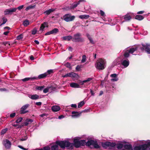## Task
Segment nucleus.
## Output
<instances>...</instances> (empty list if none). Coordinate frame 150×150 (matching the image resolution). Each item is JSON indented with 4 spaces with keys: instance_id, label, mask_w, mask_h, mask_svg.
Returning <instances> with one entry per match:
<instances>
[{
    "instance_id": "63",
    "label": "nucleus",
    "mask_w": 150,
    "mask_h": 150,
    "mask_svg": "<svg viewBox=\"0 0 150 150\" xmlns=\"http://www.w3.org/2000/svg\"><path fill=\"white\" fill-rule=\"evenodd\" d=\"M7 90L5 88H0V91H6Z\"/></svg>"
},
{
    "instance_id": "28",
    "label": "nucleus",
    "mask_w": 150,
    "mask_h": 150,
    "mask_svg": "<svg viewBox=\"0 0 150 150\" xmlns=\"http://www.w3.org/2000/svg\"><path fill=\"white\" fill-rule=\"evenodd\" d=\"M33 121V120L30 119H27L24 122V125L25 126H27L30 123H31Z\"/></svg>"
},
{
    "instance_id": "41",
    "label": "nucleus",
    "mask_w": 150,
    "mask_h": 150,
    "mask_svg": "<svg viewBox=\"0 0 150 150\" xmlns=\"http://www.w3.org/2000/svg\"><path fill=\"white\" fill-rule=\"evenodd\" d=\"M85 104L84 101H82L78 103V108H80L81 107Z\"/></svg>"
},
{
    "instance_id": "20",
    "label": "nucleus",
    "mask_w": 150,
    "mask_h": 150,
    "mask_svg": "<svg viewBox=\"0 0 150 150\" xmlns=\"http://www.w3.org/2000/svg\"><path fill=\"white\" fill-rule=\"evenodd\" d=\"M55 10V9L52 8H50L49 9L45 11L44 13L47 15H49L51 13L53 12Z\"/></svg>"
},
{
    "instance_id": "56",
    "label": "nucleus",
    "mask_w": 150,
    "mask_h": 150,
    "mask_svg": "<svg viewBox=\"0 0 150 150\" xmlns=\"http://www.w3.org/2000/svg\"><path fill=\"white\" fill-rule=\"evenodd\" d=\"M100 13L101 16H103L105 15V13L103 11L100 10Z\"/></svg>"
},
{
    "instance_id": "14",
    "label": "nucleus",
    "mask_w": 150,
    "mask_h": 150,
    "mask_svg": "<svg viewBox=\"0 0 150 150\" xmlns=\"http://www.w3.org/2000/svg\"><path fill=\"white\" fill-rule=\"evenodd\" d=\"M3 144L6 149H9L11 146V143L8 139H6L4 141Z\"/></svg>"
},
{
    "instance_id": "50",
    "label": "nucleus",
    "mask_w": 150,
    "mask_h": 150,
    "mask_svg": "<svg viewBox=\"0 0 150 150\" xmlns=\"http://www.w3.org/2000/svg\"><path fill=\"white\" fill-rule=\"evenodd\" d=\"M48 92H49L48 86H47L46 88H44L43 90V92L44 93H46Z\"/></svg>"
},
{
    "instance_id": "18",
    "label": "nucleus",
    "mask_w": 150,
    "mask_h": 150,
    "mask_svg": "<svg viewBox=\"0 0 150 150\" xmlns=\"http://www.w3.org/2000/svg\"><path fill=\"white\" fill-rule=\"evenodd\" d=\"M71 114H72L71 117L73 118H77L80 116L81 113H79L77 111H72L71 112Z\"/></svg>"
},
{
    "instance_id": "40",
    "label": "nucleus",
    "mask_w": 150,
    "mask_h": 150,
    "mask_svg": "<svg viewBox=\"0 0 150 150\" xmlns=\"http://www.w3.org/2000/svg\"><path fill=\"white\" fill-rule=\"evenodd\" d=\"M35 5H34L33 6L32 5H30L29 6H28L25 9V10L26 11H27L29 10H30V9H32V8H33L35 7Z\"/></svg>"
},
{
    "instance_id": "58",
    "label": "nucleus",
    "mask_w": 150,
    "mask_h": 150,
    "mask_svg": "<svg viewBox=\"0 0 150 150\" xmlns=\"http://www.w3.org/2000/svg\"><path fill=\"white\" fill-rule=\"evenodd\" d=\"M35 104L38 106L41 105L42 104V103L41 102H37L35 103Z\"/></svg>"
},
{
    "instance_id": "16",
    "label": "nucleus",
    "mask_w": 150,
    "mask_h": 150,
    "mask_svg": "<svg viewBox=\"0 0 150 150\" xmlns=\"http://www.w3.org/2000/svg\"><path fill=\"white\" fill-rule=\"evenodd\" d=\"M110 76L112 78L111 81L112 82L117 81L119 79L117 76V75L116 74H111Z\"/></svg>"
},
{
    "instance_id": "17",
    "label": "nucleus",
    "mask_w": 150,
    "mask_h": 150,
    "mask_svg": "<svg viewBox=\"0 0 150 150\" xmlns=\"http://www.w3.org/2000/svg\"><path fill=\"white\" fill-rule=\"evenodd\" d=\"M28 96L30 98L33 100H37L41 98L38 95L36 94L33 95H29Z\"/></svg>"
},
{
    "instance_id": "61",
    "label": "nucleus",
    "mask_w": 150,
    "mask_h": 150,
    "mask_svg": "<svg viewBox=\"0 0 150 150\" xmlns=\"http://www.w3.org/2000/svg\"><path fill=\"white\" fill-rule=\"evenodd\" d=\"M3 44L4 45H10V44L9 42H4Z\"/></svg>"
},
{
    "instance_id": "47",
    "label": "nucleus",
    "mask_w": 150,
    "mask_h": 150,
    "mask_svg": "<svg viewBox=\"0 0 150 150\" xmlns=\"http://www.w3.org/2000/svg\"><path fill=\"white\" fill-rule=\"evenodd\" d=\"M40 149L41 150H50V148L48 146H46L44 147L43 148Z\"/></svg>"
},
{
    "instance_id": "46",
    "label": "nucleus",
    "mask_w": 150,
    "mask_h": 150,
    "mask_svg": "<svg viewBox=\"0 0 150 150\" xmlns=\"http://www.w3.org/2000/svg\"><path fill=\"white\" fill-rule=\"evenodd\" d=\"M86 61V56L85 55H83L82 56V58L81 60V62L83 63L85 62Z\"/></svg>"
},
{
    "instance_id": "19",
    "label": "nucleus",
    "mask_w": 150,
    "mask_h": 150,
    "mask_svg": "<svg viewBox=\"0 0 150 150\" xmlns=\"http://www.w3.org/2000/svg\"><path fill=\"white\" fill-rule=\"evenodd\" d=\"M52 111L54 112H56L59 111L60 109V107L58 105H54L51 108Z\"/></svg>"
},
{
    "instance_id": "48",
    "label": "nucleus",
    "mask_w": 150,
    "mask_h": 150,
    "mask_svg": "<svg viewBox=\"0 0 150 150\" xmlns=\"http://www.w3.org/2000/svg\"><path fill=\"white\" fill-rule=\"evenodd\" d=\"M65 65L67 67L69 68L70 69H72V67L71 66V64L69 62H67L65 64Z\"/></svg>"
},
{
    "instance_id": "62",
    "label": "nucleus",
    "mask_w": 150,
    "mask_h": 150,
    "mask_svg": "<svg viewBox=\"0 0 150 150\" xmlns=\"http://www.w3.org/2000/svg\"><path fill=\"white\" fill-rule=\"evenodd\" d=\"M90 92L92 96H94V93L92 89H90Z\"/></svg>"
},
{
    "instance_id": "10",
    "label": "nucleus",
    "mask_w": 150,
    "mask_h": 150,
    "mask_svg": "<svg viewBox=\"0 0 150 150\" xmlns=\"http://www.w3.org/2000/svg\"><path fill=\"white\" fill-rule=\"evenodd\" d=\"M121 62L122 65L123 66L124 68L127 67L129 64V60L125 58H123L121 60Z\"/></svg>"
},
{
    "instance_id": "3",
    "label": "nucleus",
    "mask_w": 150,
    "mask_h": 150,
    "mask_svg": "<svg viewBox=\"0 0 150 150\" xmlns=\"http://www.w3.org/2000/svg\"><path fill=\"white\" fill-rule=\"evenodd\" d=\"M102 146L103 148L105 149H107L108 146L113 147L115 146L118 149H121L123 147H124V145L122 143H119L116 144L115 143L111 142H106L102 143Z\"/></svg>"
},
{
    "instance_id": "27",
    "label": "nucleus",
    "mask_w": 150,
    "mask_h": 150,
    "mask_svg": "<svg viewBox=\"0 0 150 150\" xmlns=\"http://www.w3.org/2000/svg\"><path fill=\"white\" fill-rule=\"evenodd\" d=\"M37 78L35 77H27L25 78L24 79H23L22 80L23 81H28L29 80H30L31 81H33L35 80V79H36Z\"/></svg>"
},
{
    "instance_id": "64",
    "label": "nucleus",
    "mask_w": 150,
    "mask_h": 150,
    "mask_svg": "<svg viewBox=\"0 0 150 150\" xmlns=\"http://www.w3.org/2000/svg\"><path fill=\"white\" fill-rule=\"evenodd\" d=\"M64 116L62 115L59 116L58 117V119H62L64 117Z\"/></svg>"
},
{
    "instance_id": "60",
    "label": "nucleus",
    "mask_w": 150,
    "mask_h": 150,
    "mask_svg": "<svg viewBox=\"0 0 150 150\" xmlns=\"http://www.w3.org/2000/svg\"><path fill=\"white\" fill-rule=\"evenodd\" d=\"M50 34H52L51 31L47 32L46 33H45V35H47Z\"/></svg>"
},
{
    "instance_id": "36",
    "label": "nucleus",
    "mask_w": 150,
    "mask_h": 150,
    "mask_svg": "<svg viewBox=\"0 0 150 150\" xmlns=\"http://www.w3.org/2000/svg\"><path fill=\"white\" fill-rule=\"evenodd\" d=\"M93 146L96 149H98L100 148V146L98 144L96 141L94 140V142Z\"/></svg>"
},
{
    "instance_id": "4",
    "label": "nucleus",
    "mask_w": 150,
    "mask_h": 150,
    "mask_svg": "<svg viewBox=\"0 0 150 150\" xmlns=\"http://www.w3.org/2000/svg\"><path fill=\"white\" fill-rule=\"evenodd\" d=\"M106 62L105 59H99L95 64V66L97 69L99 70H103L106 67Z\"/></svg>"
},
{
    "instance_id": "38",
    "label": "nucleus",
    "mask_w": 150,
    "mask_h": 150,
    "mask_svg": "<svg viewBox=\"0 0 150 150\" xmlns=\"http://www.w3.org/2000/svg\"><path fill=\"white\" fill-rule=\"evenodd\" d=\"M51 31L52 34H55L59 32V30L57 28H54Z\"/></svg>"
},
{
    "instance_id": "15",
    "label": "nucleus",
    "mask_w": 150,
    "mask_h": 150,
    "mask_svg": "<svg viewBox=\"0 0 150 150\" xmlns=\"http://www.w3.org/2000/svg\"><path fill=\"white\" fill-rule=\"evenodd\" d=\"M48 27V23L46 22H44L41 25L39 31L40 32V33H42L43 31L44 30L45 28Z\"/></svg>"
},
{
    "instance_id": "9",
    "label": "nucleus",
    "mask_w": 150,
    "mask_h": 150,
    "mask_svg": "<svg viewBox=\"0 0 150 150\" xmlns=\"http://www.w3.org/2000/svg\"><path fill=\"white\" fill-rule=\"evenodd\" d=\"M86 1L85 0H79L78 1H75L70 6V7H68L67 10H70L72 9H74L76 8L81 2H85Z\"/></svg>"
},
{
    "instance_id": "43",
    "label": "nucleus",
    "mask_w": 150,
    "mask_h": 150,
    "mask_svg": "<svg viewBox=\"0 0 150 150\" xmlns=\"http://www.w3.org/2000/svg\"><path fill=\"white\" fill-rule=\"evenodd\" d=\"M2 20L3 21V23L0 25V26H1L5 24L7 21V19L4 17H3Z\"/></svg>"
},
{
    "instance_id": "52",
    "label": "nucleus",
    "mask_w": 150,
    "mask_h": 150,
    "mask_svg": "<svg viewBox=\"0 0 150 150\" xmlns=\"http://www.w3.org/2000/svg\"><path fill=\"white\" fill-rule=\"evenodd\" d=\"M23 118L22 117H20L18 118V119H17L16 121V123H18L20 122H21Z\"/></svg>"
},
{
    "instance_id": "21",
    "label": "nucleus",
    "mask_w": 150,
    "mask_h": 150,
    "mask_svg": "<svg viewBox=\"0 0 150 150\" xmlns=\"http://www.w3.org/2000/svg\"><path fill=\"white\" fill-rule=\"evenodd\" d=\"M124 148L127 150H132V147L131 144H125L124 145Z\"/></svg>"
},
{
    "instance_id": "55",
    "label": "nucleus",
    "mask_w": 150,
    "mask_h": 150,
    "mask_svg": "<svg viewBox=\"0 0 150 150\" xmlns=\"http://www.w3.org/2000/svg\"><path fill=\"white\" fill-rule=\"evenodd\" d=\"M28 139V137L26 136L24 138H22L20 139V140L21 141H24Z\"/></svg>"
},
{
    "instance_id": "22",
    "label": "nucleus",
    "mask_w": 150,
    "mask_h": 150,
    "mask_svg": "<svg viewBox=\"0 0 150 150\" xmlns=\"http://www.w3.org/2000/svg\"><path fill=\"white\" fill-rule=\"evenodd\" d=\"M70 86L73 88H80V86L78 83L73 82L70 84Z\"/></svg>"
},
{
    "instance_id": "42",
    "label": "nucleus",
    "mask_w": 150,
    "mask_h": 150,
    "mask_svg": "<svg viewBox=\"0 0 150 150\" xmlns=\"http://www.w3.org/2000/svg\"><path fill=\"white\" fill-rule=\"evenodd\" d=\"M8 129L6 128L5 129H3L1 132V135H4L7 131Z\"/></svg>"
},
{
    "instance_id": "54",
    "label": "nucleus",
    "mask_w": 150,
    "mask_h": 150,
    "mask_svg": "<svg viewBox=\"0 0 150 150\" xmlns=\"http://www.w3.org/2000/svg\"><path fill=\"white\" fill-rule=\"evenodd\" d=\"M16 113L15 112H13L10 115V117L13 118L16 115Z\"/></svg>"
},
{
    "instance_id": "6",
    "label": "nucleus",
    "mask_w": 150,
    "mask_h": 150,
    "mask_svg": "<svg viewBox=\"0 0 150 150\" xmlns=\"http://www.w3.org/2000/svg\"><path fill=\"white\" fill-rule=\"evenodd\" d=\"M81 35L78 33L74 34L72 37V41L75 42H82L84 41L83 38L81 37Z\"/></svg>"
},
{
    "instance_id": "25",
    "label": "nucleus",
    "mask_w": 150,
    "mask_h": 150,
    "mask_svg": "<svg viewBox=\"0 0 150 150\" xmlns=\"http://www.w3.org/2000/svg\"><path fill=\"white\" fill-rule=\"evenodd\" d=\"M49 92L50 93L56 91V87L52 86H48Z\"/></svg>"
},
{
    "instance_id": "1",
    "label": "nucleus",
    "mask_w": 150,
    "mask_h": 150,
    "mask_svg": "<svg viewBox=\"0 0 150 150\" xmlns=\"http://www.w3.org/2000/svg\"><path fill=\"white\" fill-rule=\"evenodd\" d=\"M82 138V137H76L74 138L73 143H70L69 141V139H67L66 140L57 141L56 143L62 148L63 149L66 147L68 149L71 150L74 146L76 148L79 147V140Z\"/></svg>"
},
{
    "instance_id": "53",
    "label": "nucleus",
    "mask_w": 150,
    "mask_h": 150,
    "mask_svg": "<svg viewBox=\"0 0 150 150\" xmlns=\"http://www.w3.org/2000/svg\"><path fill=\"white\" fill-rule=\"evenodd\" d=\"M37 32V29L35 28L32 30V35H34Z\"/></svg>"
},
{
    "instance_id": "31",
    "label": "nucleus",
    "mask_w": 150,
    "mask_h": 150,
    "mask_svg": "<svg viewBox=\"0 0 150 150\" xmlns=\"http://www.w3.org/2000/svg\"><path fill=\"white\" fill-rule=\"evenodd\" d=\"M131 18V16L128 14L126 15L124 17V19L126 21H129L130 20Z\"/></svg>"
},
{
    "instance_id": "59",
    "label": "nucleus",
    "mask_w": 150,
    "mask_h": 150,
    "mask_svg": "<svg viewBox=\"0 0 150 150\" xmlns=\"http://www.w3.org/2000/svg\"><path fill=\"white\" fill-rule=\"evenodd\" d=\"M71 106L72 108H76L77 105L76 104H72L71 105Z\"/></svg>"
},
{
    "instance_id": "23",
    "label": "nucleus",
    "mask_w": 150,
    "mask_h": 150,
    "mask_svg": "<svg viewBox=\"0 0 150 150\" xmlns=\"http://www.w3.org/2000/svg\"><path fill=\"white\" fill-rule=\"evenodd\" d=\"M121 60L120 58H118L115 60L113 62V64L114 66L120 64Z\"/></svg>"
},
{
    "instance_id": "49",
    "label": "nucleus",
    "mask_w": 150,
    "mask_h": 150,
    "mask_svg": "<svg viewBox=\"0 0 150 150\" xmlns=\"http://www.w3.org/2000/svg\"><path fill=\"white\" fill-rule=\"evenodd\" d=\"M24 5H22L20 6L17 8H14L16 9V11L17 9H18L19 10H21L23 7Z\"/></svg>"
},
{
    "instance_id": "7",
    "label": "nucleus",
    "mask_w": 150,
    "mask_h": 150,
    "mask_svg": "<svg viewBox=\"0 0 150 150\" xmlns=\"http://www.w3.org/2000/svg\"><path fill=\"white\" fill-rule=\"evenodd\" d=\"M53 72V70L52 69L48 70L45 73L39 75L38 77L34 76V77L37 78L36 79H35V80L43 79L45 78L46 76L49 77L50 76V75Z\"/></svg>"
},
{
    "instance_id": "35",
    "label": "nucleus",
    "mask_w": 150,
    "mask_h": 150,
    "mask_svg": "<svg viewBox=\"0 0 150 150\" xmlns=\"http://www.w3.org/2000/svg\"><path fill=\"white\" fill-rule=\"evenodd\" d=\"M92 79V78H88V79H87L83 80L82 82H81V84L82 85H83L84 84V83L87 82L88 81H91Z\"/></svg>"
},
{
    "instance_id": "24",
    "label": "nucleus",
    "mask_w": 150,
    "mask_h": 150,
    "mask_svg": "<svg viewBox=\"0 0 150 150\" xmlns=\"http://www.w3.org/2000/svg\"><path fill=\"white\" fill-rule=\"evenodd\" d=\"M86 36H87V37L88 38V39L89 40L90 42L92 44H94L95 42L94 41L93 39L91 37V36L88 33H87V34H86Z\"/></svg>"
},
{
    "instance_id": "8",
    "label": "nucleus",
    "mask_w": 150,
    "mask_h": 150,
    "mask_svg": "<svg viewBox=\"0 0 150 150\" xmlns=\"http://www.w3.org/2000/svg\"><path fill=\"white\" fill-rule=\"evenodd\" d=\"M75 18L74 16H72L70 13L65 14L63 16V20L67 22L72 21L74 20Z\"/></svg>"
},
{
    "instance_id": "39",
    "label": "nucleus",
    "mask_w": 150,
    "mask_h": 150,
    "mask_svg": "<svg viewBox=\"0 0 150 150\" xmlns=\"http://www.w3.org/2000/svg\"><path fill=\"white\" fill-rule=\"evenodd\" d=\"M44 87V86H37L35 87V89L36 90L41 91L43 89Z\"/></svg>"
},
{
    "instance_id": "11",
    "label": "nucleus",
    "mask_w": 150,
    "mask_h": 150,
    "mask_svg": "<svg viewBox=\"0 0 150 150\" xmlns=\"http://www.w3.org/2000/svg\"><path fill=\"white\" fill-rule=\"evenodd\" d=\"M78 76L77 74L73 72H70L67 73L64 75L62 76V77L63 78H66L68 77L72 78H77Z\"/></svg>"
},
{
    "instance_id": "32",
    "label": "nucleus",
    "mask_w": 150,
    "mask_h": 150,
    "mask_svg": "<svg viewBox=\"0 0 150 150\" xmlns=\"http://www.w3.org/2000/svg\"><path fill=\"white\" fill-rule=\"evenodd\" d=\"M135 18L138 20L141 21L144 18V17L140 15H137L135 16Z\"/></svg>"
},
{
    "instance_id": "37",
    "label": "nucleus",
    "mask_w": 150,
    "mask_h": 150,
    "mask_svg": "<svg viewBox=\"0 0 150 150\" xmlns=\"http://www.w3.org/2000/svg\"><path fill=\"white\" fill-rule=\"evenodd\" d=\"M56 144H57L56 143ZM57 145H54L52 146L51 147V150H58V145H59L57 144H56Z\"/></svg>"
},
{
    "instance_id": "29",
    "label": "nucleus",
    "mask_w": 150,
    "mask_h": 150,
    "mask_svg": "<svg viewBox=\"0 0 150 150\" xmlns=\"http://www.w3.org/2000/svg\"><path fill=\"white\" fill-rule=\"evenodd\" d=\"M89 17V16L88 15H83L79 16V18L81 19H87Z\"/></svg>"
},
{
    "instance_id": "57",
    "label": "nucleus",
    "mask_w": 150,
    "mask_h": 150,
    "mask_svg": "<svg viewBox=\"0 0 150 150\" xmlns=\"http://www.w3.org/2000/svg\"><path fill=\"white\" fill-rule=\"evenodd\" d=\"M47 114L46 113H44L41 114L40 115V116L41 117H43L44 116H47Z\"/></svg>"
},
{
    "instance_id": "51",
    "label": "nucleus",
    "mask_w": 150,
    "mask_h": 150,
    "mask_svg": "<svg viewBox=\"0 0 150 150\" xmlns=\"http://www.w3.org/2000/svg\"><path fill=\"white\" fill-rule=\"evenodd\" d=\"M23 38V35L22 34H21L17 37V39L18 40H21Z\"/></svg>"
},
{
    "instance_id": "12",
    "label": "nucleus",
    "mask_w": 150,
    "mask_h": 150,
    "mask_svg": "<svg viewBox=\"0 0 150 150\" xmlns=\"http://www.w3.org/2000/svg\"><path fill=\"white\" fill-rule=\"evenodd\" d=\"M30 105L27 104L23 105L21 108L20 112L21 113L24 114L28 112V111L26 110L29 106Z\"/></svg>"
},
{
    "instance_id": "44",
    "label": "nucleus",
    "mask_w": 150,
    "mask_h": 150,
    "mask_svg": "<svg viewBox=\"0 0 150 150\" xmlns=\"http://www.w3.org/2000/svg\"><path fill=\"white\" fill-rule=\"evenodd\" d=\"M23 24L24 26H27L29 25V22L28 20H26L23 22Z\"/></svg>"
},
{
    "instance_id": "30",
    "label": "nucleus",
    "mask_w": 150,
    "mask_h": 150,
    "mask_svg": "<svg viewBox=\"0 0 150 150\" xmlns=\"http://www.w3.org/2000/svg\"><path fill=\"white\" fill-rule=\"evenodd\" d=\"M62 38L64 40L69 41L71 39L72 40V36L71 35L64 36L62 37Z\"/></svg>"
},
{
    "instance_id": "26",
    "label": "nucleus",
    "mask_w": 150,
    "mask_h": 150,
    "mask_svg": "<svg viewBox=\"0 0 150 150\" xmlns=\"http://www.w3.org/2000/svg\"><path fill=\"white\" fill-rule=\"evenodd\" d=\"M94 142V140H88L86 143V146H89L91 145H93Z\"/></svg>"
},
{
    "instance_id": "33",
    "label": "nucleus",
    "mask_w": 150,
    "mask_h": 150,
    "mask_svg": "<svg viewBox=\"0 0 150 150\" xmlns=\"http://www.w3.org/2000/svg\"><path fill=\"white\" fill-rule=\"evenodd\" d=\"M86 141L85 140H79V147L81 146H84L86 144Z\"/></svg>"
},
{
    "instance_id": "45",
    "label": "nucleus",
    "mask_w": 150,
    "mask_h": 150,
    "mask_svg": "<svg viewBox=\"0 0 150 150\" xmlns=\"http://www.w3.org/2000/svg\"><path fill=\"white\" fill-rule=\"evenodd\" d=\"M83 67V66L82 65H78L76 67V69L77 71H79L81 68Z\"/></svg>"
},
{
    "instance_id": "5",
    "label": "nucleus",
    "mask_w": 150,
    "mask_h": 150,
    "mask_svg": "<svg viewBox=\"0 0 150 150\" xmlns=\"http://www.w3.org/2000/svg\"><path fill=\"white\" fill-rule=\"evenodd\" d=\"M146 144L136 146L134 148V150H147L148 145L150 146V140L146 141Z\"/></svg>"
},
{
    "instance_id": "2",
    "label": "nucleus",
    "mask_w": 150,
    "mask_h": 150,
    "mask_svg": "<svg viewBox=\"0 0 150 150\" xmlns=\"http://www.w3.org/2000/svg\"><path fill=\"white\" fill-rule=\"evenodd\" d=\"M142 47H141L140 45H138L132 47L129 50V52L130 54H133L134 52L137 50H140L142 51L145 50V51L148 54H150V44L146 43L145 44H142Z\"/></svg>"
},
{
    "instance_id": "34",
    "label": "nucleus",
    "mask_w": 150,
    "mask_h": 150,
    "mask_svg": "<svg viewBox=\"0 0 150 150\" xmlns=\"http://www.w3.org/2000/svg\"><path fill=\"white\" fill-rule=\"evenodd\" d=\"M129 54H130L128 50H127L124 54V58H126L129 57Z\"/></svg>"
},
{
    "instance_id": "13",
    "label": "nucleus",
    "mask_w": 150,
    "mask_h": 150,
    "mask_svg": "<svg viewBox=\"0 0 150 150\" xmlns=\"http://www.w3.org/2000/svg\"><path fill=\"white\" fill-rule=\"evenodd\" d=\"M16 12V9L14 8L9 9H6L4 12V15H11L13 13Z\"/></svg>"
}]
</instances>
